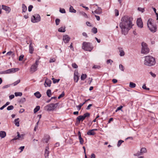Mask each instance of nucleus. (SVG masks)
Segmentation results:
<instances>
[{
  "label": "nucleus",
  "instance_id": "nucleus-55",
  "mask_svg": "<svg viewBox=\"0 0 158 158\" xmlns=\"http://www.w3.org/2000/svg\"><path fill=\"white\" fill-rule=\"evenodd\" d=\"M138 10L139 11H140L142 12H143L144 10L143 9V8H140V7H138Z\"/></svg>",
  "mask_w": 158,
  "mask_h": 158
},
{
  "label": "nucleus",
  "instance_id": "nucleus-9",
  "mask_svg": "<svg viewBox=\"0 0 158 158\" xmlns=\"http://www.w3.org/2000/svg\"><path fill=\"white\" fill-rule=\"evenodd\" d=\"M19 69L18 68H12L10 69H9L6 70L7 72V74L10 73H14L16 71H18L19 70Z\"/></svg>",
  "mask_w": 158,
  "mask_h": 158
},
{
  "label": "nucleus",
  "instance_id": "nucleus-26",
  "mask_svg": "<svg viewBox=\"0 0 158 158\" xmlns=\"http://www.w3.org/2000/svg\"><path fill=\"white\" fill-rule=\"evenodd\" d=\"M65 27H61L60 28H59L58 29V31L59 32H64L65 31Z\"/></svg>",
  "mask_w": 158,
  "mask_h": 158
},
{
  "label": "nucleus",
  "instance_id": "nucleus-1",
  "mask_svg": "<svg viewBox=\"0 0 158 158\" xmlns=\"http://www.w3.org/2000/svg\"><path fill=\"white\" fill-rule=\"evenodd\" d=\"M132 20V18L127 15L122 18L121 22L119 23V27L121 29L122 34L126 35L129 30L132 27L133 25Z\"/></svg>",
  "mask_w": 158,
  "mask_h": 158
},
{
  "label": "nucleus",
  "instance_id": "nucleus-24",
  "mask_svg": "<svg viewBox=\"0 0 158 158\" xmlns=\"http://www.w3.org/2000/svg\"><path fill=\"white\" fill-rule=\"evenodd\" d=\"M34 94L35 96L38 98H40L41 96V94L38 91L36 92V93H35Z\"/></svg>",
  "mask_w": 158,
  "mask_h": 158
},
{
  "label": "nucleus",
  "instance_id": "nucleus-30",
  "mask_svg": "<svg viewBox=\"0 0 158 158\" xmlns=\"http://www.w3.org/2000/svg\"><path fill=\"white\" fill-rule=\"evenodd\" d=\"M47 94L48 97H50L51 96V91L50 89H48L47 91Z\"/></svg>",
  "mask_w": 158,
  "mask_h": 158
},
{
  "label": "nucleus",
  "instance_id": "nucleus-46",
  "mask_svg": "<svg viewBox=\"0 0 158 158\" xmlns=\"http://www.w3.org/2000/svg\"><path fill=\"white\" fill-rule=\"evenodd\" d=\"M64 95V92H62L61 94H60L58 97V99H60L61 98L63 97Z\"/></svg>",
  "mask_w": 158,
  "mask_h": 158
},
{
  "label": "nucleus",
  "instance_id": "nucleus-27",
  "mask_svg": "<svg viewBox=\"0 0 158 158\" xmlns=\"http://www.w3.org/2000/svg\"><path fill=\"white\" fill-rule=\"evenodd\" d=\"M69 11L71 12L76 13V11L73 9V7L72 6H70L69 8Z\"/></svg>",
  "mask_w": 158,
  "mask_h": 158
},
{
  "label": "nucleus",
  "instance_id": "nucleus-18",
  "mask_svg": "<svg viewBox=\"0 0 158 158\" xmlns=\"http://www.w3.org/2000/svg\"><path fill=\"white\" fill-rule=\"evenodd\" d=\"M6 135V132L4 131H0V137L2 138H4Z\"/></svg>",
  "mask_w": 158,
  "mask_h": 158
},
{
  "label": "nucleus",
  "instance_id": "nucleus-58",
  "mask_svg": "<svg viewBox=\"0 0 158 158\" xmlns=\"http://www.w3.org/2000/svg\"><path fill=\"white\" fill-rule=\"evenodd\" d=\"M14 97H15V96L13 94H12V95H10L9 96V99H10V100L14 98Z\"/></svg>",
  "mask_w": 158,
  "mask_h": 158
},
{
  "label": "nucleus",
  "instance_id": "nucleus-62",
  "mask_svg": "<svg viewBox=\"0 0 158 158\" xmlns=\"http://www.w3.org/2000/svg\"><path fill=\"white\" fill-rule=\"evenodd\" d=\"M92 104H89L87 107L86 109L87 110H89L90 108V107H91L92 106Z\"/></svg>",
  "mask_w": 158,
  "mask_h": 158
},
{
  "label": "nucleus",
  "instance_id": "nucleus-53",
  "mask_svg": "<svg viewBox=\"0 0 158 158\" xmlns=\"http://www.w3.org/2000/svg\"><path fill=\"white\" fill-rule=\"evenodd\" d=\"M24 57V55H22L20 56L19 58V61H22Z\"/></svg>",
  "mask_w": 158,
  "mask_h": 158
},
{
  "label": "nucleus",
  "instance_id": "nucleus-20",
  "mask_svg": "<svg viewBox=\"0 0 158 158\" xmlns=\"http://www.w3.org/2000/svg\"><path fill=\"white\" fill-rule=\"evenodd\" d=\"M95 134V132L92 130H89L87 132V134L90 135H94Z\"/></svg>",
  "mask_w": 158,
  "mask_h": 158
},
{
  "label": "nucleus",
  "instance_id": "nucleus-7",
  "mask_svg": "<svg viewBox=\"0 0 158 158\" xmlns=\"http://www.w3.org/2000/svg\"><path fill=\"white\" fill-rule=\"evenodd\" d=\"M39 62V60H36L35 63L31 66L30 69V71L31 73H33L37 70Z\"/></svg>",
  "mask_w": 158,
  "mask_h": 158
},
{
  "label": "nucleus",
  "instance_id": "nucleus-37",
  "mask_svg": "<svg viewBox=\"0 0 158 158\" xmlns=\"http://www.w3.org/2000/svg\"><path fill=\"white\" fill-rule=\"evenodd\" d=\"M119 68L122 71H124V67L121 64H120L119 65Z\"/></svg>",
  "mask_w": 158,
  "mask_h": 158
},
{
  "label": "nucleus",
  "instance_id": "nucleus-36",
  "mask_svg": "<svg viewBox=\"0 0 158 158\" xmlns=\"http://www.w3.org/2000/svg\"><path fill=\"white\" fill-rule=\"evenodd\" d=\"M92 32L94 34H96L97 32V29L96 27H94L92 29Z\"/></svg>",
  "mask_w": 158,
  "mask_h": 158
},
{
  "label": "nucleus",
  "instance_id": "nucleus-34",
  "mask_svg": "<svg viewBox=\"0 0 158 158\" xmlns=\"http://www.w3.org/2000/svg\"><path fill=\"white\" fill-rule=\"evenodd\" d=\"M6 55L7 56L13 55L14 56L15 55V54L12 51H9L7 53Z\"/></svg>",
  "mask_w": 158,
  "mask_h": 158
},
{
  "label": "nucleus",
  "instance_id": "nucleus-5",
  "mask_svg": "<svg viewBox=\"0 0 158 158\" xmlns=\"http://www.w3.org/2000/svg\"><path fill=\"white\" fill-rule=\"evenodd\" d=\"M141 53L145 54H147L149 52V49L148 47L147 44L144 42H143L141 43Z\"/></svg>",
  "mask_w": 158,
  "mask_h": 158
},
{
  "label": "nucleus",
  "instance_id": "nucleus-19",
  "mask_svg": "<svg viewBox=\"0 0 158 158\" xmlns=\"http://www.w3.org/2000/svg\"><path fill=\"white\" fill-rule=\"evenodd\" d=\"M19 118H17L15 119L14 121V123L17 127H19Z\"/></svg>",
  "mask_w": 158,
  "mask_h": 158
},
{
  "label": "nucleus",
  "instance_id": "nucleus-35",
  "mask_svg": "<svg viewBox=\"0 0 158 158\" xmlns=\"http://www.w3.org/2000/svg\"><path fill=\"white\" fill-rule=\"evenodd\" d=\"M52 80L53 81V83H54V84L60 81V79H55L54 78H52Z\"/></svg>",
  "mask_w": 158,
  "mask_h": 158
},
{
  "label": "nucleus",
  "instance_id": "nucleus-21",
  "mask_svg": "<svg viewBox=\"0 0 158 158\" xmlns=\"http://www.w3.org/2000/svg\"><path fill=\"white\" fill-rule=\"evenodd\" d=\"M29 52L30 53H32L34 51V49L33 47V46L32 45V43H31L29 46Z\"/></svg>",
  "mask_w": 158,
  "mask_h": 158
},
{
  "label": "nucleus",
  "instance_id": "nucleus-57",
  "mask_svg": "<svg viewBox=\"0 0 158 158\" xmlns=\"http://www.w3.org/2000/svg\"><path fill=\"white\" fill-rule=\"evenodd\" d=\"M115 12L116 16H117L118 15L119 12H118V10H117V9H115Z\"/></svg>",
  "mask_w": 158,
  "mask_h": 158
},
{
  "label": "nucleus",
  "instance_id": "nucleus-42",
  "mask_svg": "<svg viewBox=\"0 0 158 158\" xmlns=\"http://www.w3.org/2000/svg\"><path fill=\"white\" fill-rule=\"evenodd\" d=\"M124 142V141L122 140H119L118 141V144H117V146L118 147H119L121 144Z\"/></svg>",
  "mask_w": 158,
  "mask_h": 158
},
{
  "label": "nucleus",
  "instance_id": "nucleus-38",
  "mask_svg": "<svg viewBox=\"0 0 158 158\" xmlns=\"http://www.w3.org/2000/svg\"><path fill=\"white\" fill-rule=\"evenodd\" d=\"M85 18H88V17L87 14L84 12H81L80 13Z\"/></svg>",
  "mask_w": 158,
  "mask_h": 158
},
{
  "label": "nucleus",
  "instance_id": "nucleus-64",
  "mask_svg": "<svg viewBox=\"0 0 158 158\" xmlns=\"http://www.w3.org/2000/svg\"><path fill=\"white\" fill-rule=\"evenodd\" d=\"M86 25L89 26L91 27V23L89 22H86Z\"/></svg>",
  "mask_w": 158,
  "mask_h": 158
},
{
  "label": "nucleus",
  "instance_id": "nucleus-51",
  "mask_svg": "<svg viewBox=\"0 0 158 158\" xmlns=\"http://www.w3.org/2000/svg\"><path fill=\"white\" fill-rule=\"evenodd\" d=\"M33 8V6L31 5H30L29 7L28 8V10L29 12H30L31 11L32 8Z\"/></svg>",
  "mask_w": 158,
  "mask_h": 158
},
{
  "label": "nucleus",
  "instance_id": "nucleus-41",
  "mask_svg": "<svg viewBox=\"0 0 158 158\" xmlns=\"http://www.w3.org/2000/svg\"><path fill=\"white\" fill-rule=\"evenodd\" d=\"M79 142L81 144H82L84 143V140L82 139L81 137H79Z\"/></svg>",
  "mask_w": 158,
  "mask_h": 158
},
{
  "label": "nucleus",
  "instance_id": "nucleus-4",
  "mask_svg": "<svg viewBox=\"0 0 158 158\" xmlns=\"http://www.w3.org/2000/svg\"><path fill=\"white\" fill-rule=\"evenodd\" d=\"M59 103L55 104H51L46 106L44 108L45 110L48 111H50L54 110L56 107L58 105Z\"/></svg>",
  "mask_w": 158,
  "mask_h": 158
},
{
  "label": "nucleus",
  "instance_id": "nucleus-3",
  "mask_svg": "<svg viewBox=\"0 0 158 158\" xmlns=\"http://www.w3.org/2000/svg\"><path fill=\"white\" fill-rule=\"evenodd\" d=\"M82 48L85 50L90 52L93 49V47L91 43L85 42L83 43Z\"/></svg>",
  "mask_w": 158,
  "mask_h": 158
},
{
  "label": "nucleus",
  "instance_id": "nucleus-52",
  "mask_svg": "<svg viewBox=\"0 0 158 158\" xmlns=\"http://www.w3.org/2000/svg\"><path fill=\"white\" fill-rule=\"evenodd\" d=\"M113 62V60H111L110 59H109L107 60L106 63L107 64H108L109 63H110V64L111 65V63Z\"/></svg>",
  "mask_w": 158,
  "mask_h": 158
},
{
  "label": "nucleus",
  "instance_id": "nucleus-39",
  "mask_svg": "<svg viewBox=\"0 0 158 158\" xmlns=\"http://www.w3.org/2000/svg\"><path fill=\"white\" fill-rule=\"evenodd\" d=\"M14 107L12 105H11V106H8L7 108V110H13L14 109Z\"/></svg>",
  "mask_w": 158,
  "mask_h": 158
},
{
  "label": "nucleus",
  "instance_id": "nucleus-50",
  "mask_svg": "<svg viewBox=\"0 0 158 158\" xmlns=\"http://www.w3.org/2000/svg\"><path fill=\"white\" fill-rule=\"evenodd\" d=\"M142 155V153H141V151H140L134 154V155L135 156H138L140 155Z\"/></svg>",
  "mask_w": 158,
  "mask_h": 158
},
{
  "label": "nucleus",
  "instance_id": "nucleus-43",
  "mask_svg": "<svg viewBox=\"0 0 158 158\" xmlns=\"http://www.w3.org/2000/svg\"><path fill=\"white\" fill-rule=\"evenodd\" d=\"M141 153L143 154V153L146 152V150L145 148H142L140 150Z\"/></svg>",
  "mask_w": 158,
  "mask_h": 158
},
{
  "label": "nucleus",
  "instance_id": "nucleus-23",
  "mask_svg": "<svg viewBox=\"0 0 158 158\" xmlns=\"http://www.w3.org/2000/svg\"><path fill=\"white\" fill-rule=\"evenodd\" d=\"M22 12H25L27 10V7L24 4H22Z\"/></svg>",
  "mask_w": 158,
  "mask_h": 158
},
{
  "label": "nucleus",
  "instance_id": "nucleus-17",
  "mask_svg": "<svg viewBox=\"0 0 158 158\" xmlns=\"http://www.w3.org/2000/svg\"><path fill=\"white\" fill-rule=\"evenodd\" d=\"M51 81L47 78L45 80L44 85H45V84H46L48 86H51Z\"/></svg>",
  "mask_w": 158,
  "mask_h": 158
},
{
  "label": "nucleus",
  "instance_id": "nucleus-22",
  "mask_svg": "<svg viewBox=\"0 0 158 158\" xmlns=\"http://www.w3.org/2000/svg\"><path fill=\"white\" fill-rule=\"evenodd\" d=\"M17 136L18 137L19 140H22L23 139V137L24 136V134L20 135L19 133L18 132H17Z\"/></svg>",
  "mask_w": 158,
  "mask_h": 158
},
{
  "label": "nucleus",
  "instance_id": "nucleus-33",
  "mask_svg": "<svg viewBox=\"0 0 158 158\" xmlns=\"http://www.w3.org/2000/svg\"><path fill=\"white\" fill-rule=\"evenodd\" d=\"M15 96L16 97L17 96H21L22 95V93L21 92H15Z\"/></svg>",
  "mask_w": 158,
  "mask_h": 158
},
{
  "label": "nucleus",
  "instance_id": "nucleus-63",
  "mask_svg": "<svg viewBox=\"0 0 158 158\" xmlns=\"http://www.w3.org/2000/svg\"><path fill=\"white\" fill-rule=\"evenodd\" d=\"M95 155L94 154H92L90 156L91 158H95Z\"/></svg>",
  "mask_w": 158,
  "mask_h": 158
},
{
  "label": "nucleus",
  "instance_id": "nucleus-13",
  "mask_svg": "<svg viewBox=\"0 0 158 158\" xmlns=\"http://www.w3.org/2000/svg\"><path fill=\"white\" fill-rule=\"evenodd\" d=\"M2 9L5 10L7 13H9L11 10L10 8L9 7L2 5Z\"/></svg>",
  "mask_w": 158,
  "mask_h": 158
},
{
  "label": "nucleus",
  "instance_id": "nucleus-28",
  "mask_svg": "<svg viewBox=\"0 0 158 158\" xmlns=\"http://www.w3.org/2000/svg\"><path fill=\"white\" fill-rule=\"evenodd\" d=\"M136 86V84L132 82H130L129 84V87L131 88H134Z\"/></svg>",
  "mask_w": 158,
  "mask_h": 158
},
{
  "label": "nucleus",
  "instance_id": "nucleus-56",
  "mask_svg": "<svg viewBox=\"0 0 158 158\" xmlns=\"http://www.w3.org/2000/svg\"><path fill=\"white\" fill-rule=\"evenodd\" d=\"M123 106H120L119 107L117 108L115 110V112H117L118 111L121 110Z\"/></svg>",
  "mask_w": 158,
  "mask_h": 158
},
{
  "label": "nucleus",
  "instance_id": "nucleus-45",
  "mask_svg": "<svg viewBox=\"0 0 158 158\" xmlns=\"http://www.w3.org/2000/svg\"><path fill=\"white\" fill-rule=\"evenodd\" d=\"M59 11L62 13H66L65 9L63 8L62 9L61 8H60Z\"/></svg>",
  "mask_w": 158,
  "mask_h": 158
},
{
  "label": "nucleus",
  "instance_id": "nucleus-32",
  "mask_svg": "<svg viewBox=\"0 0 158 158\" xmlns=\"http://www.w3.org/2000/svg\"><path fill=\"white\" fill-rule=\"evenodd\" d=\"M40 106H37L34 109V113H35L36 112H37L38 111H39L40 109Z\"/></svg>",
  "mask_w": 158,
  "mask_h": 158
},
{
  "label": "nucleus",
  "instance_id": "nucleus-11",
  "mask_svg": "<svg viewBox=\"0 0 158 158\" xmlns=\"http://www.w3.org/2000/svg\"><path fill=\"white\" fill-rule=\"evenodd\" d=\"M70 39V38L69 35H65L64 36L63 40L65 43H67L69 41Z\"/></svg>",
  "mask_w": 158,
  "mask_h": 158
},
{
  "label": "nucleus",
  "instance_id": "nucleus-29",
  "mask_svg": "<svg viewBox=\"0 0 158 158\" xmlns=\"http://www.w3.org/2000/svg\"><path fill=\"white\" fill-rule=\"evenodd\" d=\"M85 103V102H84L80 104L79 105L77 106L76 107L77 108V110L79 111L80 110L81 107L83 106V105Z\"/></svg>",
  "mask_w": 158,
  "mask_h": 158
},
{
  "label": "nucleus",
  "instance_id": "nucleus-31",
  "mask_svg": "<svg viewBox=\"0 0 158 158\" xmlns=\"http://www.w3.org/2000/svg\"><path fill=\"white\" fill-rule=\"evenodd\" d=\"M87 77V75L86 74H83L81 75V79L82 80H84Z\"/></svg>",
  "mask_w": 158,
  "mask_h": 158
},
{
  "label": "nucleus",
  "instance_id": "nucleus-44",
  "mask_svg": "<svg viewBox=\"0 0 158 158\" xmlns=\"http://www.w3.org/2000/svg\"><path fill=\"white\" fill-rule=\"evenodd\" d=\"M60 22V20L59 19H56L55 20L56 24V25H58Z\"/></svg>",
  "mask_w": 158,
  "mask_h": 158
},
{
  "label": "nucleus",
  "instance_id": "nucleus-14",
  "mask_svg": "<svg viewBox=\"0 0 158 158\" xmlns=\"http://www.w3.org/2000/svg\"><path fill=\"white\" fill-rule=\"evenodd\" d=\"M78 73L77 71H75L74 73V80L76 82H77L79 79V77L78 75Z\"/></svg>",
  "mask_w": 158,
  "mask_h": 158
},
{
  "label": "nucleus",
  "instance_id": "nucleus-54",
  "mask_svg": "<svg viewBox=\"0 0 158 158\" xmlns=\"http://www.w3.org/2000/svg\"><path fill=\"white\" fill-rule=\"evenodd\" d=\"M56 61V59L55 58H51L50 59V60H49V62L51 63V62H55Z\"/></svg>",
  "mask_w": 158,
  "mask_h": 158
},
{
  "label": "nucleus",
  "instance_id": "nucleus-61",
  "mask_svg": "<svg viewBox=\"0 0 158 158\" xmlns=\"http://www.w3.org/2000/svg\"><path fill=\"white\" fill-rule=\"evenodd\" d=\"M95 17L97 20L98 21H99L100 19V17L99 16L95 15Z\"/></svg>",
  "mask_w": 158,
  "mask_h": 158
},
{
  "label": "nucleus",
  "instance_id": "nucleus-2",
  "mask_svg": "<svg viewBox=\"0 0 158 158\" xmlns=\"http://www.w3.org/2000/svg\"><path fill=\"white\" fill-rule=\"evenodd\" d=\"M144 64L151 66L155 65L156 60L154 58L151 56H147L144 57Z\"/></svg>",
  "mask_w": 158,
  "mask_h": 158
},
{
  "label": "nucleus",
  "instance_id": "nucleus-12",
  "mask_svg": "<svg viewBox=\"0 0 158 158\" xmlns=\"http://www.w3.org/2000/svg\"><path fill=\"white\" fill-rule=\"evenodd\" d=\"M92 13L94 14L95 13L97 14H100L102 13V9L100 7H98V8L94 11H92Z\"/></svg>",
  "mask_w": 158,
  "mask_h": 158
},
{
  "label": "nucleus",
  "instance_id": "nucleus-59",
  "mask_svg": "<svg viewBox=\"0 0 158 158\" xmlns=\"http://www.w3.org/2000/svg\"><path fill=\"white\" fill-rule=\"evenodd\" d=\"M26 101V99L25 98H23L21 99L20 100V102H24Z\"/></svg>",
  "mask_w": 158,
  "mask_h": 158
},
{
  "label": "nucleus",
  "instance_id": "nucleus-47",
  "mask_svg": "<svg viewBox=\"0 0 158 158\" xmlns=\"http://www.w3.org/2000/svg\"><path fill=\"white\" fill-rule=\"evenodd\" d=\"M72 67L75 69H76L78 68V66L75 63H73L72 64Z\"/></svg>",
  "mask_w": 158,
  "mask_h": 158
},
{
  "label": "nucleus",
  "instance_id": "nucleus-49",
  "mask_svg": "<svg viewBox=\"0 0 158 158\" xmlns=\"http://www.w3.org/2000/svg\"><path fill=\"white\" fill-rule=\"evenodd\" d=\"M142 88L145 89L147 90H149V88H147L145 84H143L142 86Z\"/></svg>",
  "mask_w": 158,
  "mask_h": 158
},
{
  "label": "nucleus",
  "instance_id": "nucleus-48",
  "mask_svg": "<svg viewBox=\"0 0 158 158\" xmlns=\"http://www.w3.org/2000/svg\"><path fill=\"white\" fill-rule=\"evenodd\" d=\"M20 82V80H18L16 81L13 84L14 86H15L16 85H17L18 83H19Z\"/></svg>",
  "mask_w": 158,
  "mask_h": 158
},
{
  "label": "nucleus",
  "instance_id": "nucleus-40",
  "mask_svg": "<svg viewBox=\"0 0 158 158\" xmlns=\"http://www.w3.org/2000/svg\"><path fill=\"white\" fill-rule=\"evenodd\" d=\"M83 115L85 118L86 117H89L90 116V114L89 113L87 112L84 114Z\"/></svg>",
  "mask_w": 158,
  "mask_h": 158
},
{
  "label": "nucleus",
  "instance_id": "nucleus-6",
  "mask_svg": "<svg viewBox=\"0 0 158 158\" xmlns=\"http://www.w3.org/2000/svg\"><path fill=\"white\" fill-rule=\"evenodd\" d=\"M147 25L149 30L152 32H155L156 31L157 27L156 26L152 24L150 19L148 20Z\"/></svg>",
  "mask_w": 158,
  "mask_h": 158
},
{
  "label": "nucleus",
  "instance_id": "nucleus-8",
  "mask_svg": "<svg viewBox=\"0 0 158 158\" xmlns=\"http://www.w3.org/2000/svg\"><path fill=\"white\" fill-rule=\"evenodd\" d=\"M40 17L38 14H35L32 15L31 18V22L33 23L39 22L40 21Z\"/></svg>",
  "mask_w": 158,
  "mask_h": 158
},
{
  "label": "nucleus",
  "instance_id": "nucleus-10",
  "mask_svg": "<svg viewBox=\"0 0 158 158\" xmlns=\"http://www.w3.org/2000/svg\"><path fill=\"white\" fill-rule=\"evenodd\" d=\"M136 23L138 27L141 28L143 27V23L141 18H139L137 19Z\"/></svg>",
  "mask_w": 158,
  "mask_h": 158
},
{
  "label": "nucleus",
  "instance_id": "nucleus-25",
  "mask_svg": "<svg viewBox=\"0 0 158 158\" xmlns=\"http://www.w3.org/2000/svg\"><path fill=\"white\" fill-rule=\"evenodd\" d=\"M119 51L120 52L119 55L120 56H123L125 55V52L122 48L119 49Z\"/></svg>",
  "mask_w": 158,
  "mask_h": 158
},
{
  "label": "nucleus",
  "instance_id": "nucleus-16",
  "mask_svg": "<svg viewBox=\"0 0 158 158\" xmlns=\"http://www.w3.org/2000/svg\"><path fill=\"white\" fill-rule=\"evenodd\" d=\"M49 148L48 147H46L45 150L44 156L45 158H48V156L49 154L48 151Z\"/></svg>",
  "mask_w": 158,
  "mask_h": 158
},
{
  "label": "nucleus",
  "instance_id": "nucleus-15",
  "mask_svg": "<svg viewBox=\"0 0 158 158\" xmlns=\"http://www.w3.org/2000/svg\"><path fill=\"white\" fill-rule=\"evenodd\" d=\"M85 119V118L83 115H80L77 118L76 121L77 123H79L80 121H83Z\"/></svg>",
  "mask_w": 158,
  "mask_h": 158
},
{
  "label": "nucleus",
  "instance_id": "nucleus-60",
  "mask_svg": "<svg viewBox=\"0 0 158 158\" xmlns=\"http://www.w3.org/2000/svg\"><path fill=\"white\" fill-rule=\"evenodd\" d=\"M150 73L151 74V75H152V77H156V75L155 74H154V73H152V72H150Z\"/></svg>",
  "mask_w": 158,
  "mask_h": 158
}]
</instances>
